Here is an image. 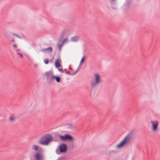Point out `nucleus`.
Listing matches in <instances>:
<instances>
[{
  "label": "nucleus",
  "instance_id": "28",
  "mask_svg": "<svg viewBox=\"0 0 160 160\" xmlns=\"http://www.w3.org/2000/svg\"><path fill=\"white\" fill-rule=\"evenodd\" d=\"M69 69L71 70H72V69L71 68L70 66L69 67Z\"/></svg>",
  "mask_w": 160,
  "mask_h": 160
},
{
  "label": "nucleus",
  "instance_id": "31",
  "mask_svg": "<svg viewBox=\"0 0 160 160\" xmlns=\"http://www.w3.org/2000/svg\"><path fill=\"white\" fill-rule=\"evenodd\" d=\"M37 65H38L37 64H36V65H35V67H36V66H37Z\"/></svg>",
  "mask_w": 160,
  "mask_h": 160
},
{
  "label": "nucleus",
  "instance_id": "29",
  "mask_svg": "<svg viewBox=\"0 0 160 160\" xmlns=\"http://www.w3.org/2000/svg\"><path fill=\"white\" fill-rule=\"evenodd\" d=\"M81 64H81V63H80V64H79V67H78V68H79V67H80L81 66Z\"/></svg>",
  "mask_w": 160,
  "mask_h": 160
},
{
  "label": "nucleus",
  "instance_id": "14",
  "mask_svg": "<svg viewBox=\"0 0 160 160\" xmlns=\"http://www.w3.org/2000/svg\"><path fill=\"white\" fill-rule=\"evenodd\" d=\"M53 77V81L54 79H55L57 82L59 83L60 82L61 79L59 77L54 76Z\"/></svg>",
  "mask_w": 160,
  "mask_h": 160
},
{
  "label": "nucleus",
  "instance_id": "19",
  "mask_svg": "<svg viewBox=\"0 0 160 160\" xmlns=\"http://www.w3.org/2000/svg\"><path fill=\"white\" fill-rule=\"evenodd\" d=\"M17 54L19 56V57L20 58L22 59L23 58V55L21 53L17 52Z\"/></svg>",
  "mask_w": 160,
  "mask_h": 160
},
{
  "label": "nucleus",
  "instance_id": "21",
  "mask_svg": "<svg viewBox=\"0 0 160 160\" xmlns=\"http://www.w3.org/2000/svg\"><path fill=\"white\" fill-rule=\"evenodd\" d=\"M72 128V126L71 124H69L67 128L68 129H71Z\"/></svg>",
  "mask_w": 160,
  "mask_h": 160
},
{
  "label": "nucleus",
  "instance_id": "17",
  "mask_svg": "<svg viewBox=\"0 0 160 160\" xmlns=\"http://www.w3.org/2000/svg\"><path fill=\"white\" fill-rule=\"evenodd\" d=\"M15 119L12 116H11L9 118V120L10 121H13L15 120Z\"/></svg>",
  "mask_w": 160,
  "mask_h": 160
},
{
  "label": "nucleus",
  "instance_id": "10",
  "mask_svg": "<svg viewBox=\"0 0 160 160\" xmlns=\"http://www.w3.org/2000/svg\"><path fill=\"white\" fill-rule=\"evenodd\" d=\"M52 50V48L51 47H49L47 48H44L41 50V51L44 52H51Z\"/></svg>",
  "mask_w": 160,
  "mask_h": 160
},
{
  "label": "nucleus",
  "instance_id": "3",
  "mask_svg": "<svg viewBox=\"0 0 160 160\" xmlns=\"http://www.w3.org/2000/svg\"><path fill=\"white\" fill-rule=\"evenodd\" d=\"M45 75L47 77V80L49 83H50L53 81V73L52 71L47 72Z\"/></svg>",
  "mask_w": 160,
  "mask_h": 160
},
{
  "label": "nucleus",
  "instance_id": "18",
  "mask_svg": "<svg viewBox=\"0 0 160 160\" xmlns=\"http://www.w3.org/2000/svg\"><path fill=\"white\" fill-rule=\"evenodd\" d=\"M32 149L35 151H37L38 149V147L37 145H34L32 147Z\"/></svg>",
  "mask_w": 160,
  "mask_h": 160
},
{
  "label": "nucleus",
  "instance_id": "13",
  "mask_svg": "<svg viewBox=\"0 0 160 160\" xmlns=\"http://www.w3.org/2000/svg\"><path fill=\"white\" fill-rule=\"evenodd\" d=\"M36 159L37 160H41L42 159V155L39 153H37L36 154Z\"/></svg>",
  "mask_w": 160,
  "mask_h": 160
},
{
  "label": "nucleus",
  "instance_id": "11",
  "mask_svg": "<svg viewBox=\"0 0 160 160\" xmlns=\"http://www.w3.org/2000/svg\"><path fill=\"white\" fill-rule=\"evenodd\" d=\"M79 70V68H78L75 71L73 72L72 73H70L69 72H67L66 71V70L65 69L64 71H65V73L67 74H69L71 75H75L76 73Z\"/></svg>",
  "mask_w": 160,
  "mask_h": 160
},
{
  "label": "nucleus",
  "instance_id": "20",
  "mask_svg": "<svg viewBox=\"0 0 160 160\" xmlns=\"http://www.w3.org/2000/svg\"><path fill=\"white\" fill-rule=\"evenodd\" d=\"M85 59V56H84L81 60V61L80 62L81 64H82L84 61Z\"/></svg>",
  "mask_w": 160,
  "mask_h": 160
},
{
  "label": "nucleus",
  "instance_id": "32",
  "mask_svg": "<svg viewBox=\"0 0 160 160\" xmlns=\"http://www.w3.org/2000/svg\"><path fill=\"white\" fill-rule=\"evenodd\" d=\"M63 34L62 35V37H63Z\"/></svg>",
  "mask_w": 160,
  "mask_h": 160
},
{
  "label": "nucleus",
  "instance_id": "5",
  "mask_svg": "<svg viewBox=\"0 0 160 160\" xmlns=\"http://www.w3.org/2000/svg\"><path fill=\"white\" fill-rule=\"evenodd\" d=\"M134 133L133 130L131 131L122 140H130L132 138Z\"/></svg>",
  "mask_w": 160,
  "mask_h": 160
},
{
  "label": "nucleus",
  "instance_id": "8",
  "mask_svg": "<svg viewBox=\"0 0 160 160\" xmlns=\"http://www.w3.org/2000/svg\"><path fill=\"white\" fill-rule=\"evenodd\" d=\"M130 141H122L118 144L117 146V148H120L126 144L128 143Z\"/></svg>",
  "mask_w": 160,
  "mask_h": 160
},
{
  "label": "nucleus",
  "instance_id": "4",
  "mask_svg": "<svg viewBox=\"0 0 160 160\" xmlns=\"http://www.w3.org/2000/svg\"><path fill=\"white\" fill-rule=\"evenodd\" d=\"M59 149L60 152L65 153L67 151V146L65 144H62L60 145Z\"/></svg>",
  "mask_w": 160,
  "mask_h": 160
},
{
  "label": "nucleus",
  "instance_id": "25",
  "mask_svg": "<svg viewBox=\"0 0 160 160\" xmlns=\"http://www.w3.org/2000/svg\"><path fill=\"white\" fill-rule=\"evenodd\" d=\"M12 34L14 36H16L17 37H18V38H21L19 37L18 34H16V33H12Z\"/></svg>",
  "mask_w": 160,
  "mask_h": 160
},
{
  "label": "nucleus",
  "instance_id": "22",
  "mask_svg": "<svg viewBox=\"0 0 160 160\" xmlns=\"http://www.w3.org/2000/svg\"><path fill=\"white\" fill-rule=\"evenodd\" d=\"M44 62L46 64H48L49 62V61L47 59H45L44 60Z\"/></svg>",
  "mask_w": 160,
  "mask_h": 160
},
{
  "label": "nucleus",
  "instance_id": "24",
  "mask_svg": "<svg viewBox=\"0 0 160 160\" xmlns=\"http://www.w3.org/2000/svg\"><path fill=\"white\" fill-rule=\"evenodd\" d=\"M63 44H62L61 43L59 45H58V47H59V51H60L61 49V47L62 46V45Z\"/></svg>",
  "mask_w": 160,
  "mask_h": 160
},
{
  "label": "nucleus",
  "instance_id": "12",
  "mask_svg": "<svg viewBox=\"0 0 160 160\" xmlns=\"http://www.w3.org/2000/svg\"><path fill=\"white\" fill-rule=\"evenodd\" d=\"M52 141H39V143L44 145L48 144Z\"/></svg>",
  "mask_w": 160,
  "mask_h": 160
},
{
  "label": "nucleus",
  "instance_id": "30",
  "mask_svg": "<svg viewBox=\"0 0 160 160\" xmlns=\"http://www.w3.org/2000/svg\"><path fill=\"white\" fill-rule=\"evenodd\" d=\"M57 150H58V149H57L56 150V152L57 153V154H59V153H58V152H57Z\"/></svg>",
  "mask_w": 160,
  "mask_h": 160
},
{
  "label": "nucleus",
  "instance_id": "27",
  "mask_svg": "<svg viewBox=\"0 0 160 160\" xmlns=\"http://www.w3.org/2000/svg\"><path fill=\"white\" fill-rule=\"evenodd\" d=\"M11 42H15V41H14V38H13L11 41Z\"/></svg>",
  "mask_w": 160,
  "mask_h": 160
},
{
  "label": "nucleus",
  "instance_id": "1",
  "mask_svg": "<svg viewBox=\"0 0 160 160\" xmlns=\"http://www.w3.org/2000/svg\"><path fill=\"white\" fill-rule=\"evenodd\" d=\"M54 134L55 138L60 139L61 140H73L74 139L73 137L69 134H65L64 136H62L57 133H55Z\"/></svg>",
  "mask_w": 160,
  "mask_h": 160
},
{
  "label": "nucleus",
  "instance_id": "15",
  "mask_svg": "<svg viewBox=\"0 0 160 160\" xmlns=\"http://www.w3.org/2000/svg\"><path fill=\"white\" fill-rule=\"evenodd\" d=\"M71 40L74 42H76L78 40V37L77 36H75L71 38Z\"/></svg>",
  "mask_w": 160,
  "mask_h": 160
},
{
  "label": "nucleus",
  "instance_id": "16",
  "mask_svg": "<svg viewBox=\"0 0 160 160\" xmlns=\"http://www.w3.org/2000/svg\"><path fill=\"white\" fill-rule=\"evenodd\" d=\"M13 47L15 48L14 49V50L16 52H19L20 49L18 48L17 45L16 44H15L13 45Z\"/></svg>",
  "mask_w": 160,
  "mask_h": 160
},
{
  "label": "nucleus",
  "instance_id": "26",
  "mask_svg": "<svg viewBox=\"0 0 160 160\" xmlns=\"http://www.w3.org/2000/svg\"><path fill=\"white\" fill-rule=\"evenodd\" d=\"M58 70L59 71H60L61 72H62V73H63V71L62 69L59 68L58 69Z\"/></svg>",
  "mask_w": 160,
  "mask_h": 160
},
{
  "label": "nucleus",
  "instance_id": "23",
  "mask_svg": "<svg viewBox=\"0 0 160 160\" xmlns=\"http://www.w3.org/2000/svg\"><path fill=\"white\" fill-rule=\"evenodd\" d=\"M68 41V39L67 38H65L64 40H63L62 42V44H63L65 42Z\"/></svg>",
  "mask_w": 160,
  "mask_h": 160
},
{
  "label": "nucleus",
  "instance_id": "6",
  "mask_svg": "<svg viewBox=\"0 0 160 160\" xmlns=\"http://www.w3.org/2000/svg\"><path fill=\"white\" fill-rule=\"evenodd\" d=\"M40 140H53V137L50 134H46L42 136Z\"/></svg>",
  "mask_w": 160,
  "mask_h": 160
},
{
  "label": "nucleus",
  "instance_id": "9",
  "mask_svg": "<svg viewBox=\"0 0 160 160\" xmlns=\"http://www.w3.org/2000/svg\"><path fill=\"white\" fill-rule=\"evenodd\" d=\"M61 62V60L60 58L59 57L56 60L55 62V66L57 68H58L61 66L60 62Z\"/></svg>",
  "mask_w": 160,
  "mask_h": 160
},
{
  "label": "nucleus",
  "instance_id": "2",
  "mask_svg": "<svg viewBox=\"0 0 160 160\" xmlns=\"http://www.w3.org/2000/svg\"><path fill=\"white\" fill-rule=\"evenodd\" d=\"M101 82L99 75L98 74L95 75V81H93L92 82L91 87L92 88H94L97 87Z\"/></svg>",
  "mask_w": 160,
  "mask_h": 160
},
{
  "label": "nucleus",
  "instance_id": "7",
  "mask_svg": "<svg viewBox=\"0 0 160 160\" xmlns=\"http://www.w3.org/2000/svg\"><path fill=\"white\" fill-rule=\"evenodd\" d=\"M151 123L152 124V129L155 131L157 130L158 127V121H152Z\"/></svg>",
  "mask_w": 160,
  "mask_h": 160
}]
</instances>
